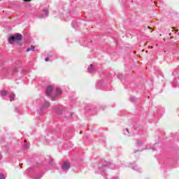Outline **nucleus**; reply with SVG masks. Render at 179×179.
<instances>
[{"mask_svg":"<svg viewBox=\"0 0 179 179\" xmlns=\"http://www.w3.org/2000/svg\"><path fill=\"white\" fill-rule=\"evenodd\" d=\"M108 169H110V170H115L116 167L115 165L111 162L101 160L98 165V171H96V173L102 175L104 178H106Z\"/></svg>","mask_w":179,"mask_h":179,"instance_id":"f257e3e1","label":"nucleus"},{"mask_svg":"<svg viewBox=\"0 0 179 179\" xmlns=\"http://www.w3.org/2000/svg\"><path fill=\"white\" fill-rule=\"evenodd\" d=\"M0 94L2 99L5 100H13L15 101V97H16V95L13 92L5 90L0 91Z\"/></svg>","mask_w":179,"mask_h":179,"instance_id":"f03ea898","label":"nucleus"},{"mask_svg":"<svg viewBox=\"0 0 179 179\" xmlns=\"http://www.w3.org/2000/svg\"><path fill=\"white\" fill-rule=\"evenodd\" d=\"M23 40V36L22 34L17 33L15 35L10 36L8 37V43L9 44H15L16 41H22Z\"/></svg>","mask_w":179,"mask_h":179,"instance_id":"7ed1b4c3","label":"nucleus"},{"mask_svg":"<svg viewBox=\"0 0 179 179\" xmlns=\"http://www.w3.org/2000/svg\"><path fill=\"white\" fill-rule=\"evenodd\" d=\"M62 90H61V88H56V93L53 95H52L51 96V100L52 101H55L56 100H57L59 96H60V94H62Z\"/></svg>","mask_w":179,"mask_h":179,"instance_id":"20e7f679","label":"nucleus"},{"mask_svg":"<svg viewBox=\"0 0 179 179\" xmlns=\"http://www.w3.org/2000/svg\"><path fill=\"white\" fill-rule=\"evenodd\" d=\"M69 169H71V163H69V162H64L62 165V171L67 173Z\"/></svg>","mask_w":179,"mask_h":179,"instance_id":"39448f33","label":"nucleus"},{"mask_svg":"<svg viewBox=\"0 0 179 179\" xmlns=\"http://www.w3.org/2000/svg\"><path fill=\"white\" fill-rule=\"evenodd\" d=\"M50 102L45 101L41 106V110L39 114H41V113H43V111H44V110H47V108H48L50 107Z\"/></svg>","mask_w":179,"mask_h":179,"instance_id":"423d86ee","label":"nucleus"},{"mask_svg":"<svg viewBox=\"0 0 179 179\" xmlns=\"http://www.w3.org/2000/svg\"><path fill=\"white\" fill-rule=\"evenodd\" d=\"M45 17H48V10L43 9L39 16V18L40 19H45Z\"/></svg>","mask_w":179,"mask_h":179,"instance_id":"0eeeda50","label":"nucleus"},{"mask_svg":"<svg viewBox=\"0 0 179 179\" xmlns=\"http://www.w3.org/2000/svg\"><path fill=\"white\" fill-rule=\"evenodd\" d=\"M55 111L57 114H62V111H64V106H56Z\"/></svg>","mask_w":179,"mask_h":179,"instance_id":"6e6552de","label":"nucleus"},{"mask_svg":"<svg viewBox=\"0 0 179 179\" xmlns=\"http://www.w3.org/2000/svg\"><path fill=\"white\" fill-rule=\"evenodd\" d=\"M52 92V87L48 86L46 88V96H48V97H50V96H51Z\"/></svg>","mask_w":179,"mask_h":179,"instance_id":"1a4fd4ad","label":"nucleus"},{"mask_svg":"<svg viewBox=\"0 0 179 179\" xmlns=\"http://www.w3.org/2000/svg\"><path fill=\"white\" fill-rule=\"evenodd\" d=\"M95 71L96 69L92 64H90V66H88L87 68V71L89 72V73H93V72H94Z\"/></svg>","mask_w":179,"mask_h":179,"instance_id":"9d476101","label":"nucleus"},{"mask_svg":"<svg viewBox=\"0 0 179 179\" xmlns=\"http://www.w3.org/2000/svg\"><path fill=\"white\" fill-rule=\"evenodd\" d=\"M103 86H104V81H103V80H100L96 84V87L100 89V87H103Z\"/></svg>","mask_w":179,"mask_h":179,"instance_id":"9b49d317","label":"nucleus"},{"mask_svg":"<svg viewBox=\"0 0 179 179\" xmlns=\"http://www.w3.org/2000/svg\"><path fill=\"white\" fill-rule=\"evenodd\" d=\"M41 177H43V174L38 173L32 176V178L34 179H41Z\"/></svg>","mask_w":179,"mask_h":179,"instance_id":"f8f14e48","label":"nucleus"},{"mask_svg":"<svg viewBox=\"0 0 179 179\" xmlns=\"http://www.w3.org/2000/svg\"><path fill=\"white\" fill-rule=\"evenodd\" d=\"M49 167L50 169H54V167H55V163L54 162V160L51 159L49 162Z\"/></svg>","mask_w":179,"mask_h":179,"instance_id":"ddd939ff","label":"nucleus"},{"mask_svg":"<svg viewBox=\"0 0 179 179\" xmlns=\"http://www.w3.org/2000/svg\"><path fill=\"white\" fill-rule=\"evenodd\" d=\"M36 49V48L34 47V45H31L30 48H28L27 49V52H29L30 51H34V50Z\"/></svg>","mask_w":179,"mask_h":179,"instance_id":"4468645a","label":"nucleus"},{"mask_svg":"<svg viewBox=\"0 0 179 179\" xmlns=\"http://www.w3.org/2000/svg\"><path fill=\"white\" fill-rule=\"evenodd\" d=\"M71 25H72V27H73V29H78V22H72V24H71Z\"/></svg>","mask_w":179,"mask_h":179,"instance_id":"2eb2a0df","label":"nucleus"},{"mask_svg":"<svg viewBox=\"0 0 179 179\" xmlns=\"http://www.w3.org/2000/svg\"><path fill=\"white\" fill-rule=\"evenodd\" d=\"M133 170H135L136 171H138L141 172V169L139 167H138V166H134L132 167Z\"/></svg>","mask_w":179,"mask_h":179,"instance_id":"dca6fc26","label":"nucleus"},{"mask_svg":"<svg viewBox=\"0 0 179 179\" xmlns=\"http://www.w3.org/2000/svg\"><path fill=\"white\" fill-rule=\"evenodd\" d=\"M142 145H143L142 141L137 140V146H138V148L142 146Z\"/></svg>","mask_w":179,"mask_h":179,"instance_id":"f3484780","label":"nucleus"},{"mask_svg":"<svg viewBox=\"0 0 179 179\" xmlns=\"http://www.w3.org/2000/svg\"><path fill=\"white\" fill-rule=\"evenodd\" d=\"M117 78L118 79H122V78H124V75H122V73H119L117 75Z\"/></svg>","mask_w":179,"mask_h":179,"instance_id":"a211bd4d","label":"nucleus"},{"mask_svg":"<svg viewBox=\"0 0 179 179\" xmlns=\"http://www.w3.org/2000/svg\"><path fill=\"white\" fill-rule=\"evenodd\" d=\"M135 100H136V99L135 98V96H132L130 98V101L132 102V103H134Z\"/></svg>","mask_w":179,"mask_h":179,"instance_id":"6ab92c4d","label":"nucleus"},{"mask_svg":"<svg viewBox=\"0 0 179 179\" xmlns=\"http://www.w3.org/2000/svg\"><path fill=\"white\" fill-rule=\"evenodd\" d=\"M176 86H177V81H173L172 83V87H176Z\"/></svg>","mask_w":179,"mask_h":179,"instance_id":"aec40b11","label":"nucleus"},{"mask_svg":"<svg viewBox=\"0 0 179 179\" xmlns=\"http://www.w3.org/2000/svg\"><path fill=\"white\" fill-rule=\"evenodd\" d=\"M16 72H17V69L16 67H15L13 69V73H16Z\"/></svg>","mask_w":179,"mask_h":179,"instance_id":"412c9836","label":"nucleus"},{"mask_svg":"<svg viewBox=\"0 0 179 179\" xmlns=\"http://www.w3.org/2000/svg\"><path fill=\"white\" fill-rule=\"evenodd\" d=\"M0 179H5V176H3V174L0 173Z\"/></svg>","mask_w":179,"mask_h":179,"instance_id":"4be33fe9","label":"nucleus"},{"mask_svg":"<svg viewBox=\"0 0 179 179\" xmlns=\"http://www.w3.org/2000/svg\"><path fill=\"white\" fill-rule=\"evenodd\" d=\"M45 61L47 62L48 61H50V57H45Z\"/></svg>","mask_w":179,"mask_h":179,"instance_id":"5701e85b","label":"nucleus"},{"mask_svg":"<svg viewBox=\"0 0 179 179\" xmlns=\"http://www.w3.org/2000/svg\"><path fill=\"white\" fill-rule=\"evenodd\" d=\"M27 148H27V144L25 143V144L24 145V149H27Z\"/></svg>","mask_w":179,"mask_h":179,"instance_id":"b1692460","label":"nucleus"},{"mask_svg":"<svg viewBox=\"0 0 179 179\" xmlns=\"http://www.w3.org/2000/svg\"><path fill=\"white\" fill-rule=\"evenodd\" d=\"M15 112L19 113V108H15Z\"/></svg>","mask_w":179,"mask_h":179,"instance_id":"393cba45","label":"nucleus"},{"mask_svg":"<svg viewBox=\"0 0 179 179\" xmlns=\"http://www.w3.org/2000/svg\"><path fill=\"white\" fill-rule=\"evenodd\" d=\"M25 2H30L31 0H24Z\"/></svg>","mask_w":179,"mask_h":179,"instance_id":"a878e982","label":"nucleus"},{"mask_svg":"<svg viewBox=\"0 0 179 179\" xmlns=\"http://www.w3.org/2000/svg\"><path fill=\"white\" fill-rule=\"evenodd\" d=\"M126 131H127V132H128V134H129L128 129H126Z\"/></svg>","mask_w":179,"mask_h":179,"instance_id":"bb28decb","label":"nucleus"},{"mask_svg":"<svg viewBox=\"0 0 179 179\" xmlns=\"http://www.w3.org/2000/svg\"><path fill=\"white\" fill-rule=\"evenodd\" d=\"M154 146H157V143H155V144L154 145Z\"/></svg>","mask_w":179,"mask_h":179,"instance_id":"cd10ccee","label":"nucleus"},{"mask_svg":"<svg viewBox=\"0 0 179 179\" xmlns=\"http://www.w3.org/2000/svg\"><path fill=\"white\" fill-rule=\"evenodd\" d=\"M152 150H155V147L152 148Z\"/></svg>","mask_w":179,"mask_h":179,"instance_id":"c85d7f7f","label":"nucleus"},{"mask_svg":"<svg viewBox=\"0 0 179 179\" xmlns=\"http://www.w3.org/2000/svg\"><path fill=\"white\" fill-rule=\"evenodd\" d=\"M73 115V113H71V115Z\"/></svg>","mask_w":179,"mask_h":179,"instance_id":"c756f323","label":"nucleus"},{"mask_svg":"<svg viewBox=\"0 0 179 179\" xmlns=\"http://www.w3.org/2000/svg\"><path fill=\"white\" fill-rule=\"evenodd\" d=\"M142 150H141V152H142Z\"/></svg>","mask_w":179,"mask_h":179,"instance_id":"7c9ffc66","label":"nucleus"},{"mask_svg":"<svg viewBox=\"0 0 179 179\" xmlns=\"http://www.w3.org/2000/svg\"><path fill=\"white\" fill-rule=\"evenodd\" d=\"M176 31H178V30H176Z\"/></svg>","mask_w":179,"mask_h":179,"instance_id":"2f4dec72","label":"nucleus"},{"mask_svg":"<svg viewBox=\"0 0 179 179\" xmlns=\"http://www.w3.org/2000/svg\"><path fill=\"white\" fill-rule=\"evenodd\" d=\"M28 170H31L30 169H29Z\"/></svg>","mask_w":179,"mask_h":179,"instance_id":"473e14b6","label":"nucleus"}]
</instances>
